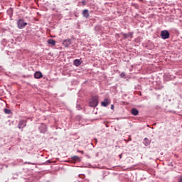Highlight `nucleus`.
Returning <instances> with one entry per match:
<instances>
[{
	"instance_id": "18",
	"label": "nucleus",
	"mask_w": 182,
	"mask_h": 182,
	"mask_svg": "<svg viewBox=\"0 0 182 182\" xmlns=\"http://www.w3.org/2000/svg\"><path fill=\"white\" fill-rule=\"evenodd\" d=\"M111 109H112V110H114V105H111Z\"/></svg>"
},
{
	"instance_id": "6",
	"label": "nucleus",
	"mask_w": 182,
	"mask_h": 182,
	"mask_svg": "<svg viewBox=\"0 0 182 182\" xmlns=\"http://www.w3.org/2000/svg\"><path fill=\"white\" fill-rule=\"evenodd\" d=\"M26 126V122L21 120L18 122V129H23Z\"/></svg>"
},
{
	"instance_id": "16",
	"label": "nucleus",
	"mask_w": 182,
	"mask_h": 182,
	"mask_svg": "<svg viewBox=\"0 0 182 182\" xmlns=\"http://www.w3.org/2000/svg\"><path fill=\"white\" fill-rule=\"evenodd\" d=\"M82 6H85L86 5V1H81Z\"/></svg>"
},
{
	"instance_id": "11",
	"label": "nucleus",
	"mask_w": 182,
	"mask_h": 182,
	"mask_svg": "<svg viewBox=\"0 0 182 182\" xmlns=\"http://www.w3.org/2000/svg\"><path fill=\"white\" fill-rule=\"evenodd\" d=\"M131 113L132 114H133V116H137V114H139V110H137V109L136 108H133L131 110Z\"/></svg>"
},
{
	"instance_id": "21",
	"label": "nucleus",
	"mask_w": 182,
	"mask_h": 182,
	"mask_svg": "<svg viewBox=\"0 0 182 182\" xmlns=\"http://www.w3.org/2000/svg\"><path fill=\"white\" fill-rule=\"evenodd\" d=\"M80 153H83V151H81Z\"/></svg>"
},
{
	"instance_id": "1",
	"label": "nucleus",
	"mask_w": 182,
	"mask_h": 182,
	"mask_svg": "<svg viewBox=\"0 0 182 182\" xmlns=\"http://www.w3.org/2000/svg\"><path fill=\"white\" fill-rule=\"evenodd\" d=\"M97 105H99V101L97 100V97H94L91 99V100L90 101V106L91 107H96V106H97Z\"/></svg>"
},
{
	"instance_id": "10",
	"label": "nucleus",
	"mask_w": 182,
	"mask_h": 182,
	"mask_svg": "<svg viewBox=\"0 0 182 182\" xmlns=\"http://www.w3.org/2000/svg\"><path fill=\"white\" fill-rule=\"evenodd\" d=\"M123 37L125 38V39H127V38H132L133 36V33H123L122 34Z\"/></svg>"
},
{
	"instance_id": "2",
	"label": "nucleus",
	"mask_w": 182,
	"mask_h": 182,
	"mask_svg": "<svg viewBox=\"0 0 182 182\" xmlns=\"http://www.w3.org/2000/svg\"><path fill=\"white\" fill-rule=\"evenodd\" d=\"M18 29H23L28 25V23L23 21V19H19L17 22Z\"/></svg>"
},
{
	"instance_id": "5",
	"label": "nucleus",
	"mask_w": 182,
	"mask_h": 182,
	"mask_svg": "<svg viewBox=\"0 0 182 182\" xmlns=\"http://www.w3.org/2000/svg\"><path fill=\"white\" fill-rule=\"evenodd\" d=\"M102 106H103L104 107H107V106H109V105H110V100H109V99H105L104 102H102L101 103Z\"/></svg>"
},
{
	"instance_id": "20",
	"label": "nucleus",
	"mask_w": 182,
	"mask_h": 182,
	"mask_svg": "<svg viewBox=\"0 0 182 182\" xmlns=\"http://www.w3.org/2000/svg\"><path fill=\"white\" fill-rule=\"evenodd\" d=\"M79 159V156H75V160Z\"/></svg>"
},
{
	"instance_id": "19",
	"label": "nucleus",
	"mask_w": 182,
	"mask_h": 182,
	"mask_svg": "<svg viewBox=\"0 0 182 182\" xmlns=\"http://www.w3.org/2000/svg\"><path fill=\"white\" fill-rule=\"evenodd\" d=\"M122 156H123V154H119V159H122Z\"/></svg>"
},
{
	"instance_id": "8",
	"label": "nucleus",
	"mask_w": 182,
	"mask_h": 182,
	"mask_svg": "<svg viewBox=\"0 0 182 182\" xmlns=\"http://www.w3.org/2000/svg\"><path fill=\"white\" fill-rule=\"evenodd\" d=\"M82 16L84 18H86V19H87V18H89L90 14H89V10L87 9H85L82 11Z\"/></svg>"
},
{
	"instance_id": "3",
	"label": "nucleus",
	"mask_w": 182,
	"mask_h": 182,
	"mask_svg": "<svg viewBox=\"0 0 182 182\" xmlns=\"http://www.w3.org/2000/svg\"><path fill=\"white\" fill-rule=\"evenodd\" d=\"M161 38H162V39H168V38H170V33H168L167 30L162 31L161 32Z\"/></svg>"
},
{
	"instance_id": "17",
	"label": "nucleus",
	"mask_w": 182,
	"mask_h": 182,
	"mask_svg": "<svg viewBox=\"0 0 182 182\" xmlns=\"http://www.w3.org/2000/svg\"><path fill=\"white\" fill-rule=\"evenodd\" d=\"M178 182H182V176H179Z\"/></svg>"
},
{
	"instance_id": "9",
	"label": "nucleus",
	"mask_w": 182,
	"mask_h": 182,
	"mask_svg": "<svg viewBox=\"0 0 182 182\" xmlns=\"http://www.w3.org/2000/svg\"><path fill=\"white\" fill-rule=\"evenodd\" d=\"M39 129L41 133H46V130H47L46 125L45 124L41 125Z\"/></svg>"
},
{
	"instance_id": "12",
	"label": "nucleus",
	"mask_w": 182,
	"mask_h": 182,
	"mask_svg": "<svg viewBox=\"0 0 182 182\" xmlns=\"http://www.w3.org/2000/svg\"><path fill=\"white\" fill-rule=\"evenodd\" d=\"M48 44L52 45V46H55V45H56V41L53 39H49L48 40Z\"/></svg>"
},
{
	"instance_id": "14",
	"label": "nucleus",
	"mask_w": 182,
	"mask_h": 182,
	"mask_svg": "<svg viewBox=\"0 0 182 182\" xmlns=\"http://www.w3.org/2000/svg\"><path fill=\"white\" fill-rule=\"evenodd\" d=\"M144 144H145V146H150V140H149V139L147 138H145L144 141Z\"/></svg>"
},
{
	"instance_id": "15",
	"label": "nucleus",
	"mask_w": 182,
	"mask_h": 182,
	"mask_svg": "<svg viewBox=\"0 0 182 182\" xmlns=\"http://www.w3.org/2000/svg\"><path fill=\"white\" fill-rule=\"evenodd\" d=\"M4 113H6V114H11V110L9 109L5 108L4 109Z\"/></svg>"
},
{
	"instance_id": "7",
	"label": "nucleus",
	"mask_w": 182,
	"mask_h": 182,
	"mask_svg": "<svg viewBox=\"0 0 182 182\" xmlns=\"http://www.w3.org/2000/svg\"><path fill=\"white\" fill-rule=\"evenodd\" d=\"M34 77L36 79H41V77H43V75H42V73L37 71L35 73Z\"/></svg>"
},
{
	"instance_id": "13",
	"label": "nucleus",
	"mask_w": 182,
	"mask_h": 182,
	"mask_svg": "<svg viewBox=\"0 0 182 182\" xmlns=\"http://www.w3.org/2000/svg\"><path fill=\"white\" fill-rule=\"evenodd\" d=\"M74 65L75 66H80V65H81L80 60H79V59L75 60H74Z\"/></svg>"
},
{
	"instance_id": "4",
	"label": "nucleus",
	"mask_w": 182,
	"mask_h": 182,
	"mask_svg": "<svg viewBox=\"0 0 182 182\" xmlns=\"http://www.w3.org/2000/svg\"><path fill=\"white\" fill-rule=\"evenodd\" d=\"M63 45L65 46V48L70 46V45H72V40H70V38L64 40L63 42Z\"/></svg>"
}]
</instances>
